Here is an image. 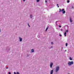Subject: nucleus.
Here are the masks:
<instances>
[{
  "label": "nucleus",
  "instance_id": "32",
  "mask_svg": "<svg viewBox=\"0 0 74 74\" xmlns=\"http://www.w3.org/2000/svg\"><path fill=\"white\" fill-rule=\"evenodd\" d=\"M57 5H58H58H59V4H57Z\"/></svg>",
  "mask_w": 74,
  "mask_h": 74
},
{
  "label": "nucleus",
  "instance_id": "11",
  "mask_svg": "<svg viewBox=\"0 0 74 74\" xmlns=\"http://www.w3.org/2000/svg\"><path fill=\"white\" fill-rule=\"evenodd\" d=\"M65 12H65V11H64L62 12V14H65Z\"/></svg>",
  "mask_w": 74,
  "mask_h": 74
},
{
  "label": "nucleus",
  "instance_id": "5",
  "mask_svg": "<svg viewBox=\"0 0 74 74\" xmlns=\"http://www.w3.org/2000/svg\"><path fill=\"white\" fill-rule=\"evenodd\" d=\"M66 32L67 33H68V32H69V30H67L66 31H66L65 32V33H64V35L65 36V37H66Z\"/></svg>",
  "mask_w": 74,
  "mask_h": 74
},
{
  "label": "nucleus",
  "instance_id": "28",
  "mask_svg": "<svg viewBox=\"0 0 74 74\" xmlns=\"http://www.w3.org/2000/svg\"><path fill=\"white\" fill-rule=\"evenodd\" d=\"M45 3H47V1L46 0L45 1Z\"/></svg>",
  "mask_w": 74,
  "mask_h": 74
},
{
  "label": "nucleus",
  "instance_id": "1",
  "mask_svg": "<svg viewBox=\"0 0 74 74\" xmlns=\"http://www.w3.org/2000/svg\"><path fill=\"white\" fill-rule=\"evenodd\" d=\"M73 63H74V62H73V61H71V62L69 61L68 63V66H71L72 64H73Z\"/></svg>",
  "mask_w": 74,
  "mask_h": 74
},
{
  "label": "nucleus",
  "instance_id": "37",
  "mask_svg": "<svg viewBox=\"0 0 74 74\" xmlns=\"http://www.w3.org/2000/svg\"><path fill=\"white\" fill-rule=\"evenodd\" d=\"M51 48H53V47H51Z\"/></svg>",
  "mask_w": 74,
  "mask_h": 74
},
{
  "label": "nucleus",
  "instance_id": "29",
  "mask_svg": "<svg viewBox=\"0 0 74 74\" xmlns=\"http://www.w3.org/2000/svg\"><path fill=\"white\" fill-rule=\"evenodd\" d=\"M23 0V1L25 2V0Z\"/></svg>",
  "mask_w": 74,
  "mask_h": 74
},
{
  "label": "nucleus",
  "instance_id": "2",
  "mask_svg": "<svg viewBox=\"0 0 74 74\" xmlns=\"http://www.w3.org/2000/svg\"><path fill=\"white\" fill-rule=\"evenodd\" d=\"M59 68H60V67L59 66H57L56 67V73L59 71Z\"/></svg>",
  "mask_w": 74,
  "mask_h": 74
},
{
  "label": "nucleus",
  "instance_id": "19",
  "mask_svg": "<svg viewBox=\"0 0 74 74\" xmlns=\"http://www.w3.org/2000/svg\"><path fill=\"white\" fill-rule=\"evenodd\" d=\"M14 74H16V72H14Z\"/></svg>",
  "mask_w": 74,
  "mask_h": 74
},
{
  "label": "nucleus",
  "instance_id": "34",
  "mask_svg": "<svg viewBox=\"0 0 74 74\" xmlns=\"http://www.w3.org/2000/svg\"><path fill=\"white\" fill-rule=\"evenodd\" d=\"M72 8H73V6H72Z\"/></svg>",
  "mask_w": 74,
  "mask_h": 74
},
{
  "label": "nucleus",
  "instance_id": "12",
  "mask_svg": "<svg viewBox=\"0 0 74 74\" xmlns=\"http://www.w3.org/2000/svg\"><path fill=\"white\" fill-rule=\"evenodd\" d=\"M48 27L47 28H46V32H47V30H48Z\"/></svg>",
  "mask_w": 74,
  "mask_h": 74
},
{
  "label": "nucleus",
  "instance_id": "25",
  "mask_svg": "<svg viewBox=\"0 0 74 74\" xmlns=\"http://www.w3.org/2000/svg\"><path fill=\"white\" fill-rule=\"evenodd\" d=\"M38 38H40V36H38Z\"/></svg>",
  "mask_w": 74,
  "mask_h": 74
},
{
  "label": "nucleus",
  "instance_id": "16",
  "mask_svg": "<svg viewBox=\"0 0 74 74\" xmlns=\"http://www.w3.org/2000/svg\"><path fill=\"white\" fill-rule=\"evenodd\" d=\"M28 26L29 27H30V26L29 25V23L28 24Z\"/></svg>",
  "mask_w": 74,
  "mask_h": 74
},
{
  "label": "nucleus",
  "instance_id": "6",
  "mask_svg": "<svg viewBox=\"0 0 74 74\" xmlns=\"http://www.w3.org/2000/svg\"><path fill=\"white\" fill-rule=\"evenodd\" d=\"M64 11V9H62V10H61V9H60V11L59 12H63Z\"/></svg>",
  "mask_w": 74,
  "mask_h": 74
},
{
  "label": "nucleus",
  "instance_id": "33",
  "mask_svg": "<svg viewBox=\"0 0 74 74\" xmlns=\"http://www.w3.org/2000/svg\"><path fill=\"white\" fill-rule=\"evenodd\" d=\"M66 26H67V27H68V25H66Z\"/></svg>",
  "mask_w": 74,
  "mask_h": 74
},
{
  "label": "nucleus",
  "instance_id": "30",
  "mask_svg": "<svg viewBox=\"0 0 74 74\" xmlns=\"http://www.w3.org/2000/svg\"><path fill=\"white\" fill-rule=\"evenodd\" d=\"M1 32V29L0 28V33Z\"/></svg>",
  "mask_w": 74,
  "mask_h": 74
},
{
  "label": "nucleus",
  "instance_id": "23",
  "mask_svg": "<svg viewBox=\"0 0 74 74\" xmlns=\"http://www.w3.org/2000/svg\"><path fill=\"white\" fill-rule=\"evenodd\" d=\"M51 44H53V42H51Z\"/></svg>",
  "mask_w": 74,
  "mask_h": 74
},
{
  "label": "nucleus",
  "instance_id": "14",
  "mask_svg": "<svg viewBox=\"0 0 74 74\" xmlns=\"http://www.w3.org/2000/svg\"><path fill=\"white\" fill-rule=\"evenodd\" d=\"M69 59H70V60H72V58H71V57H70L69 58Z\"/></svg>",
  "mask_w": 74,
  "mask_h": 74
},
{
  "label": "nucleus",
  "instance_id": "27",
  "mask_svg": "<svg viewBox=\"0 0 74 74\" xmlns=\"http://www.w3.org/2000/svg\"><path fill=\"white\" fill-rule=\"evenodd\" d=\"M61 31H63V29H61Z\"/></svg>",
  "mask_w": 74,
  "mask_h": 74
},
{
  "label": "nucleus",
  "instance_id": "36",
  "mask_svg": "<svg viewBox=\"0 0 74 74\" xmlns=\"http://www.w3.org/2000/svg\"><path fill=\"white\" fill-rule=\"evenodd\" d=\"M65 52L66 51V50H65Z\"/></svg>",
  "mask_w": 74,
  "mask_h": 74
},
{
  "label": "nucleus",
  "instance_id": "7",
  "mask_svg": "<svg viewBox=\"0 0 74 74\" xmlns=\"http://www.w3.org/2000/svg\"><path fill=\"white\" fill-rule=\"evenodd\" d=\"M53 70H51L50 71V74H53Z\"/></svg>",
  "mask_w": 74,
  "mask_h": 74
},
{
  "label": "nucleus",
  "instance_id": "10",
  "mask_svg": "<svg viewBox=\"0 0 74 74\" xmlns=\"http://www.w3.org/2000/svg\"><path fill=\"white\" fill-rule=\"evenodd\" d=\"M30 18L32 19L33 18V15L32 14H31L30 15Z\"/></svg>",
  "mask_w": 74,
  "mask_h": 74
},
{
  "label": "nucleus",
  "instance_id": "20",
  "mask_svg": "<svg viewBox=\"0 0 74 74\" xmlns=\"http://www.w3.org/2000/svg\"><path fill=\"white\" fill-rule=\"evenodd\" d=\"M59 36H60V37H62V35L60 34Z\"/></svg>",
  "mask_w": 74,
  "mask_h": 74
},
{
  "label": "nucleus",
  "instance_id": "31",
  "mask_svg": "<svg viewBox=\"0 0 74 74\" xmlns=\"http://www.w3.org/2000/svg\"><path fill=\"white\" fill-rule=\"evenodd\" d=\"M6 69H8V67H6Z\"/></svg>",
  "mask_w": 74,
  "mask_h": 74
},
{
  "label": "nucleus",
  "instance_id": "4",
  "mask_svg": "<svg viewBox=\"0 0 74 74\" xmlns=\"http://www.w3.org/2000/svg\"><path fill=\"white\" fill-rule=\"evenodd\" d=\"M18 38L19 40V41L21 42V41H22V38H21V37L19 36L18 37Z\"/></svg>",
  "mask_w": 74,
  "mask_h": 74
},
{
  "label": "nucleus",
  "instance_id": "18",
  "mask_svg": "<svg viewBox=\"0 0 74 74\" xmlns=\"http://www.w3.org/2000/svg\"><path fill=\"white\" fill-rule=\"evenodd\" d=\"M27 57L29 56V55L28 54H27Z\"/></svg>",
  "mask_w": 74,
  "mask_h": 74
},
{
  "label": "nucleus",
  "instance_id": "24",
  "mask_svg": "<svg viewBox=\"0 0 74 74\" xmlns=\"http://www.w3.org/2000/svg\"><path fill=\"white\" fill-rule=\"evenodd\" d=\"M57 22H58V21H56V25L57 24Z\"/></svg>",
  "mask_w": 74,
  "mask_h": 74
},
{
  "label": "nucleus",
  "instance_id": "35",
  "mask_svg": "<svg viewBox=\"0 0 74 74\" xmlns=\"http://www.w3.org/2000/svg\"><path fill=\"white\" fill-rule=\"evenodd\" d=\"M59 7V6H58V7Z\"/></svg>",
  "mask_w": 74,
  "mask_h": 74
},
{
  "label": "nucleus",
  "instance_id": "13",
  "mask_svg": "<svg viewBox=\"0 0 74 74\" xmlns=\"http://www.w3.org/2000/svg\"><path fill=\"white\" fill-rule=\"evenodd\" d=\"M16 74H19V72H16Z\"/></svg>",
  "mask_w": 74,
  "mask_h": 74
},
{
  "label": "nucleus",
  "instance_id": "21",
  "mask_svg": "<svg viewBox=\"0 0 74 74\" xmlns=\"http://www.w3.org/2000/svg\"><path fill=\"white\" fill-rule=\"evenodd\" d=\"M66 47H67V43H66Z\"/></svg>",
  "mask_w": 74,
  "mask_h": 74
},
{
  "label": "nucleus",
  "instance_id": "17",
  "mask_svg": "<svg viewBox=\"0 0 74 74\" xmlns=\"http://www.w3.org/2000/svg\"><path fill=\"white\" fill-rule=\"evenodd\" d=\"M36 1L37 2H39V1H40V0H36Z\"/></svg>",
  "mask_w": 74,
  "mask_h": 74
},
{
  "label": "nucleus",
  "instance_id": "15",
  "mask_svg": "<svg viewBox=\"0 0 74 74\" xmlns=\"http://www.w3.org/2000/svg\"><path fill=\"white\" fill-rule=\"evenodd\" d=\"M69 2H70V1H69V0H68V1H67V3H69Z\"/></svg>",
  "mask_w": 74,
  "mask_h": 74
},
{
  "label": "nucleus",
  "instance_id": "8",
  "mask_svg": "<svg viewBox=\"0 0 74 74\" xmlns=\"http://www.w3.org/2000/svg\"><path fill=\"white\" fill-rule=\"evenodd\" d=\"M70 22L71 23V22H72L73 21V20H72V19L71 18H70Z\"/></svg>",
  "mask_w": 74,
  "mask_h": 74
},
{
  "label": "nucleus",
  "instance_id": "9",
  "mask_svg": "<svg viewBox=\"0 0 74 74\" xmlns=\"http://www.w3.org/2000/svg\"><path fill=\"white\" fill-rule=\"evenodd\" d=\"M34 52V49H32L31 50V53H32V52L33 53V52Z\"/></svg>",
  "mask_w": 74,
  "mask_h": 74
},
{
  "label": "nucleus",
  "instance_id": "22",
  "mask_svg": "<svg viewBox=\"0 0 74 74\" xmlns=\"http://www.w3.org/2000/svg\"><path fill=\"white\" fill-rule=\"evenodd\" d=\"M8 74H11V72H8Z\"/></svg>",
  "mask_w": 74,
  "mask_h": 74
},
{
  "label": "nucleus",
  "instance_id": "3",
  "mask_svg": "<svg viewBox=\"0 0 74 74\" xmlns=\"http://www.w3.org/2000/svg\"><path fill=\"white\" fill-rule=\"evenodd\" d=\"M50 68H52V66H53V63L52 62H51L50 63Z\"/></svg>",
  "mask_w": 74,
  "mask_h": 74
},
{
  "label": "nucleus",
  "instance_id": "26",
  "mask_svg": "<svg viewBox=\"0 0 74 74\" xmlns=\"http://www.w3.org/2000/svg\"><path fill=\"white\" fill-rule=\"evenodd\" d=\"M59 27H62V26H60H60H59Z\"/></svg>",
  "mask_w": 74,
  "mask_h": 74
}]
</instances>
